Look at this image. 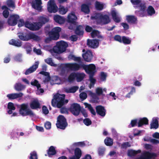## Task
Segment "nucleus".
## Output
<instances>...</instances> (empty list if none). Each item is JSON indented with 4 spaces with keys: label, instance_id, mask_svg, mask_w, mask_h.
Segmentation results:
<instances>
[{
    "label": "nucleus",
    "instance_id": "1",
    "mask_svg": "<svg viewBox=\"0 0 159 159\" xmlns=\"http://www.w3.org/2000/svg\"><path fill=\"white\" fill-rule=\"evenodd\" d=\"M64 67L74 71H78L83 69L89 75H94L97 71L95 66L93 64L85 65L83 63H68L64 65Z\"/></svg>",
    "mask_w": 159,
    "mask_h": 159
},
{
    "label": "nucleus",
    "instance_id": "2",
    "mask_svg": "<svg viewBox=\"0 0 159 159\" xmlns=\"http://www.w3.org/2000/svg\"><path fill=\"white\" fill-rule=\"evenodd\" d=\"M65 95L57 93L53 96L51 102L52 106L54 107L61 108L60 112L62 114L68 113V110L65 107H62L64 104L68 102L67 99L65 100Z\"/></svg>",
    "mask_w": 159,
    "mask_h": 159
},
{
    "label": "nucleus",
    "instance_id": "3",
    "mask_svg": "<svg viewBox=\"0 0 159 159\" xmlns=\"http://www.w3.org/2000/svg\"><path fill=\"white\" fill-rule=\"evenodd\" d=\"M132 3L134 5L135 9H138L139 10H136L135 13L139 17H144L146 15L147 7L144 2H142L141 0H130Z\"/></svg>",
    "mask_w": 159,
    "mask_h": 159
},
{
    "label": "nucleus",
    "instance_id": "4",
    "mask_svg": "<svg viewBox=\"0 0 159 159\" xmlns=\"http://www.w3.org/2000/svg\"><path fill=\"white\" fill-rule=\"evenodd\" d=\"M68 46L67 43L61 40L57 43L56 46L53 48V51L56 53H61L66 51Z\"/></svg>",
    "mask_w": 159,
    "mask_h": 159
},
{
    "label": "nucleus",
    "instance_id": "5",
    "mask_svg": "<svg viewBox=\"0 0 159 159\" xmlns=\"http://www.w3.org/2000/svg\"><path fill=\"white\" fill-rule=\"evenodd\" d=\"M19 111L20 114L23 116H34V115L32 111L29 108L28 103H23L20 105Z\"/></svg>",
    "mask_w": 159,
    "mask_h": 159
},
{
    "label": "nucleus",
    "instance_id": "6",
    "mask_svg": "<svg viewBox=\"0 0 159 159\" xmlns=\"http://www.w3.org/2000/svg\"><path fill=\"white\" fill-rule=\"evenodd\" d=\"M68 125L66 120L64 116L60 115L57 118V120L56 125L57 127L62 129H64Z\"/></svg>",
    "mask_w": 159,
    "mask_h": 159
},
{
    "label": "nucleus",
    "instance_id": "7",
    "mask_svg": "<svg viewBox=\"0 0 159 159\" xmlns=\"http://www.w3.org/2000/svg\"><path fill=\"white\" fill-rule=\"evenodd\" d=\"M61 31V28L59 27H56L52 28L49 32L48 36L53 39V40H58L60 37V32Z\"/></svg>",
    "mask_w": 159,
    "mask_h": 159
},
{
    "label": "nucleus",
    "instance_id": "8",
    "mask_svg": "<svg viewBox=\"0 0 159 159\" xmlns=\"http://www.w3.org/2000/svg\"><path fill=\"white\" fill-rule=\"evenodd\" d=\"M81 107L80 104L77 103L72 104L69 108V110L74 115L78 116L80 112Z\"/></svg>",
    "mask_w": 159,
    "mask_h": 159
},
{
    "label": "nucleus",
    "instance_id": "9",
    "mask_svg": "<svg viewBox=\"0 0 159 159\" xmlns=\"http://www.w3.org/2000/svg\"><path fill=\"white\" fill-rule=\"evenodd\" d=\"M47 9L50 13H55L58 11V7L57 5L55 0H49L47 3Z\"/></svg>",
    "mask_w": 159,
    "mask_h": 159
},
{
    "label": "nucleus",
    "instance_id": "10",
    "mask_svg": "<svg viewBox=\"0 0 159 159\" xmlns=\"http://www.w3.org/2000/svg\"><path fill=\"white\" fill-rule=\"evenodd\" d=\"M19 16L17 15H10L7 20V23L10 26H15L16 25Z\"/></svg>",
    "mask_w": 159,
    "mask_h": 159
},
{
    "label": "nucleus",
    "instance_id": "11",
    "mask_svg": "<svg viewBox=\"0 0 159 159\" xmlns=\"http://www.w3.org/2000/svg\"><path fill=\"white\" fill-rule=\"evenodd\" d=\"M99 39H88L87 40V45L89 47L92 48H97L99 46Z\"/></svg>",
    "mask_w": 159,
    "mask_h": 159
},
{
    "label": "nucleus",
    "instance_id": "12",
    "mask_svg": "<svg viewBox=\"0 0 159 159\" xmlns=\"http://www.w3.org/2000/svg\"><path fill=\"white\" fill-rule=\"evenodd\" d=\"M67 19V22L68 23L72 24L74 25H76L77 18L74 12L69 14L68 16Z\"/></svg>",
    "mask_w": 159,
    "mask_h": 159
},
{
    "label": "nucleus",
    "instance_id": "13",
    "mask_svg": "<svg viewBox=\"0 0 159 159\" xmlns=\"http://www.w3.org/2000/svg\"><path fill=\"white\" fill-rule=\"evenodd\" d=\"M42 3L41 0H33L31 2L32 7L39 11H40L42 9L41 6Z\"/></svg>",
    "mask_w": 159,
    "mask_h": 159
},
{
    "label": "nucleus",
    "instance_id": "14",
    "mask_svg": "<svg viewBox=\"0 0 159 159\" xmlns=\"http://www.w3.org/2000/svg\"><path fill=\"white\" fill-rule=\"evenodd\" d=\"M95 109L97 114L102 117H104L105 116L106 110L104 107L100 105L97 106Z\"/></svg>",
    "mask_w": 159,
    "mask_h": 159
},
{
    "label": "nucleus",
    "instance_id": "15",
    "mask_svg": "<svg viewBox=\"0 0 159 159\" xmlns=\"http://www.w3.org/2000/svg\"><path fill=\"white\" fill-rule=\"evenodd\" d=\"M157 156V154L155 153L146 152L144 153L143 156L139 159H150L151 158L155 157Z\"/></svg>",
    "mask_w": 159,
    "mask_h": 159
},
{
    "label": "nucleus",
    "instance_id": "16",
    "mask_svg": "<svg viewBox=\"0 0 159 159\" xmlns=\"http://www.w3.org/2000/svg\"><path fill=\"white\" fill-rule=\"evenodd\" d=\"M39 64V61H36L34 65L32 66L26 70L25 74V75H28L34 72L38 68Z\"/></svg>",
    "mask_w": 159,
    "mask_h": 159
},
{
    "label": "nucleus",
    "instance_id": "17",
    "mask_svg": "<svg viewBox=\"0 0 159 159\" xmlns=\"http://www.w3.org/2000/svg\"><path fill=\"white\" fill-rule=\"evenodd\" d=\"M82 57L84 60L87 62H89L93 58V54L92 52L89 51H87L82 55Z\"/></svg>",
    "mask_w": 159,
    "mask_h": 159
},
{
    "label": "nucleus",
    "instance_id": "18",
    "mask_svg": "<svg viewBox=\"0 0 159 159\" xmlns=\"http://www.w3.org/2000/svg\"><path fill=\"white\" fill-rule=\"evenodd\" d=\"M23 94L22 93H12L8 94L7 95L8 99L10 100H12L22 97Z\"/></svg>",
    "mask_w": 159,
    "mask_h": 159
},
{
    "label": "nucleus",
    "instance_id": "19",
    "mask_svg": "<svg viewBox=\"0 0 159 159\" xmlns=\"http://www.w3.org/2000/svg\"><path fill=\"white\" fill-rule=\"evenodd\" d=\"M109 16L106 14H102L100 17V22L103 25L107 24L110 22Z\"/></svg>",
    "mask_w": 159,
    "mask_h": 159
},
{
    "label": "nucleus",
    "instance_id": "20",
    "mask_svg": "<svg viewBox=\"0 0 159 159\" xmlns=\"http://www.w3.org/2000/svg\"><path fill=\"white\" fill-rule=\"evenodd\" d=\"M30 106L32 109H37L41 108L40 103L37 100H34L31 101L30 103Z\"/></svg>",
    "mask_w": 159,
    "mask_h": 159
},
{
    "label": "nucleus",
    "instance_id": "21",
    "mask_svg": "<svg viewBox=\"0 0 159 159\" xmlns=\"http://www.w3.org/2000/svg\"><path fill=\"white\" fill-rule=\"evenodd\" d=\"M84 33V28L83 26L80 25L77 26L75 31V34L79 36L82 35Z\"/></svg>",
    "mask_w": 159,
    "mask_h": 159
},
{
    "label": "nucleus",
    "instance_id": "22",
    "mask_svg": "<svg viewBox=\"0 0 159 159\" xmlns=\"http://www.w3.org/2000/svg\"><path fill=\"white\" fill-rule=\"evenodd\" d=\"M47 152L48 156L51 157L52 156L55 155L57 153V151L55 148L53 146H51L47 150Z\"/></svg>",
    "mask_w": 159,
    "mask_h": 159
},
{
    "label": "nucleus",
    "instance_id": "23",
    "mask_svg": "<svg viewBox=\"0 0 159 159\" xmlns=\"http://www.w3.org/2000/svg\"><path fill=\"white\" fill-rule=\"evenodd\" d=\"M111 15L113 20L116 23L120 21V18L117 15V13L115 10H112L111 12Z\"/></svg>",
    "mask_w": 159,
    "mask_h": 159
},
{
    "label": "nucleus",
    "instance_id": "24",
    "mask_svg": "<svg viewBox=\"0 0 159 159\" xmlns=\"http://www.w3.org/2000/svg\"><path fill=\"white\" fill-rule=\"evenodd\" d=\"M9 43L10 44L17 47H20L22 45V42L19 39L15 40L12 39L10 40Z\"/></svg>",
    "mask_w": 159,
    "mask_h": 159
},
{
    "label": "nucleus",
    "instance_id": "25",
    "mask_svg": "<svg viewBox=\"0 0 159 159\" xmlns=\"http://www.w3.org/2000/svg\"><path fill=\"white\" fill-rule=\"evenodd\" d=\"M150 125V128L151 129H157L159 127L158 121L157 119L156 118H153Z\"/></svg>",
    "mask_w": 159,
    "mask_h": 159
},
{
    "label": "nucleus",
    "instance_id": "26",
    "mask_svg": "<svg viewBox=\"0 0 159 159\" xmlns=\"http://www.w3.org/2000/svg\"><path fill=\"white\" fill-rule=\"evenodd\" d=\"M148 124V120L146 117L140 118L138 123V127H141L144 125H147Z\"/></svg>",
    "mask_w": 159,
    "mask_h": 159
},
{
    "label": "nucleus",
    "instance_id": "27",
    "mask_svg": "<svg viewBox=\"0 0 159 159\" xmlns=\"http://www.w3.org/2000/svg\"><path fill=\"white\" fill-rule=\"evenodd\" d=\"M54 20L56 22L60 24H63L65 21L64 18L59 15L54 16Z\"/></svg>",
    "mask_w": 159,
    "mask_h": 159
},
{
    "label": "nucleus",
    "instance_id": "28",
    "mask_svg": "<svg viewBox=\"0 0 159 159\" xmlns=\"http://www.w3.org/2000/svg\"><path fill=\"white\" fill-rule=\"evenodd\" d=\"M78 87L73 86L71 88H65L64 91L65 92L67 93H74L78 90Z\"/></svg>",
    "mask_w": 159,
    "mask_h": 159
},
{
    "label": "nucleus",
    "instance_id": "29",
    "mask_svg": "<svg viewBox=\"0 0 159 159\" xmlns=\"http://www.w3.org/2000/svg\"><path fill=\"white\" fill-rule=\"evenodd\" d=\"M104 5L103 3L101 2L96 1L95 3V7L96 10L101 11L104 8Z\"/></svg>",
    "mask_w": 159,
    "mask_h": 159
},
{
    "label": "nucleus",
    "instance_id": "30",
    "mask_svg": "<svg viewBox=\"0 0 159 159\" xmlns=\"http://www.w3.org/2000/svg\"><path fill=\"white\" fill-rule=\"evenodd\" d=\"M126 20L129 23L134 24L136 21L137 18L134 16H126Z\"/></svg>",
    "mask_w": 159,
    "mask_h": 159
},
{
    "label": "nucleus",
    "instance_id": "31",
    "mask_svg": "<svg viewBox=\"0 0 159 159\" xmlns=\"http://www.w3.org/2000/svg\"><path fill=\"white\" fill-rule=\"evenodd\" d=\"M81 11L86 14H89L90 12V9L88 5L83 4L81 6Z\"/></svg>",
    "mask_w": 159,
    "mask_h": 159
},
{
    "label": "nucleus",
    "instance_id": "32",
    "mask_svg": "<svg viewBox=\"0 0 159 159\" xmlns=\"http://www.w3.org/2000/svg\"><path fill=\"white\" fill-rule=\"evenodd\" d=\"M42 27L40 25V23L39 22H36L32 23V25L31 30L36 31L39 30Z\"/></svg>",
    "mask_w": 159,
    "mask_h": 159
},
{
    "label": "nucleus",
    "instance_id": "33",
    "mask_svg": "<svg viewBox=\"0 0 159 159\" xmlns=\"http://www.w3.org/2000/svg\"><path fill=\"white\" fill-rule=\"evenodd\" d=\"M141 151L140 150H138L137 151L129 150L128 151V155L130 157L134 156L137 154L141 153Z\"/></svg>",
    "mask_w": 159,
    "mask_h": 159
},
{
    "label": "nucleus",
    "instance_id": "34",
    "mask_svg": "<svg viewBox=\"0 0 159 159\" xmlns=\"http://www.w3.org/2000/svg\"><path fill=\"white\" fill-rule=\"evenodd\" d=\"M19 39L23 41L29 40V34L21 33L18 35Z\"/></svg>",
    "mask_w": 159,
    "mask_h": 159
},
{
    "label": "nucleus",
    "instance_id": "35",
    "mask_svg": "<svg viewBox=\"0 0 159 159\" xmlns=\"http://www.w3.org/2000/svg\"><path fill=\"white\" fill-rule=\"evenodd\" d=\"M90 95L91 97V100L93 103H96L98 102L99 98L96 94L93 93H91Z\"/></svg>",
    "mask_w": 159,
    "mask_h": 159
},
{
    "label": "nucleus",
    "instance_id": "36",
    "mask_svg": "<svg viewBox=\"0 0 159 159\" xmlns=\"http://www.w3.org/2000/svg\"><path fill=\"white\" fill-rule=\"evenodd\" d=\"M25 86L21 84L20 83H16L15 85V89L17 91H21L23 90L25 88Z\"/></svg>",
    "mask_w": 159,
    "mask_h": 159
},
{
    "label": "nucleus",
    "instance_id": "37",
    "mask_svg": "<svg viewBox=\"0 0 159 159\" xmlns=\"http://www.w3.org/2000/svg\"><path fill=\"white\" fill-rule=\"evenodd\" d=\"M82 155L81 149L79 148H76L74 151V156L80 159Z\"/></svg>",
    "mask_w": 159,
    "mask_h": 159
},
{
    "label": "nucleus",
    "instance_id": "38",
    "mask_svg": "<svg viewBox=\"0 0 159 159\" xmlns=\"http://www.w3.org/2000/svg\"><path fill=\"white\" fill-rule=\"evenodd\" d=\"M85 76L84 73H76V78L78 82H80L83 80Z\"/></svg>",
    "mask_w": 159,
    "mask_h": 159
},
{
    "label": "nucleus",
    "instance_id": "39",
    "mask_svg": "<svg viewBox=\"0 0 159 159\" xmlns=\"http://www.w3.org/2000/svg\"><path fill=\"white\" fill-rule=\"evenodd\" d=\"M68 58L69 60H73L75 61L80 62L81 61V59L80 57H76L75 55L72 54H70L68 56Z\"/></svg>",
    "mask_w": 159,
    "mask_h": 159
},
{
    "label": "nucleus",
    "instance_id": "40",
    "mask_svg": "<svg viewBox=\"0 0 159 159\" xmlns=\"http://www.w3.org/2000/svg\"><path fill=\"white\" fill-rule=\"evenodd\" d=\"M84 104L85 105L86 107L88 108L91 114L94 116L96 115V112L90 104L85 102L84 103Z\"/></svg>",
    "mask_w": 159,
    "mask_h": 159
},
{
    "label": "nucleus",
    "instance_id": "41",
    "mask_svg": "<svg viewBox=\"0 0 159 159\" xmlns=\"http://www.w3.org/2000/svg\"><path fill=\"white\" fill-rule=\"evenodd\" d=\"M39 23H40V25L42 26L43 24H45L48 21V19L46 17L43 16L39 17L38 19Z\"/></svg>",
    "mask_w": 159,
    "mask_h": 159
},
{
    "label": "nucleus",
    "instance_id": "42",
    "mask_svg": "<svg viewBox=\"0 0 159 159\" xmlns=\"http://www.w3.org/2000/svg\"><path fill=\"white\" fill-rule=\"evenodd\" d=\"M104 143L107 146H111L113 144V140L112 139L107 137L105 139Z\"/></svg>",
    "mask_w": 159,
    "mask_h": 159
},
{
    "label": "nucleus",
    "instance_id": "43",
    "mask_svg": "<svg viewBox=\"0 0 159 159\" xmlns=\"http://www.w3.org/2000/svg\"><path fill=\"white\" fill-rule=\"evenodd\" d=\"M146 11L148 15L149 16H152L155 13L154 8L151 6H149L147 9H146Z\"/></svg>",
    "mask_w": 159,
    "mask_h": 159
},
{
    "label": "nucleus",
    "instance_id": "44",
    "mask_svg": "<svg viewBox=\"0 0 159 159\" xmlns=\"http://www.w3.org/2000/svg\"><path fill=\"white\" fill-rule=\"evenodd\" d=\"M58 11L59 14L64 15L67 12L68 9L67 8H65L64 7L60 5L59 8H58Z\"/></svg>",
    "mask_w": 159,
    "mask_h": 159
},
{
    "label": "nucleus",
    "instance_id": "45",
    "mask_svg": "<svg viewBox=\"0 0 159 159\" xmlns=\"http://www.w3.org/2000/svg\"><path fill=\"white\" fill-rule=\"evenodd\" d=\"M33 39L36 41H39L40 39L39 37L35 34L32 33L29 34V40L30 39Z\"/></svg>",
    "mask_w": 159,
    "mask_h": 159
},
{
    "label": "nucleus",
    "instance_id": "46",
    "mask_svg": "<svg viewBox=\"0 0 159 159\" xmlns=\"http://www.w3.org/2000/svg\"><path fill=\"white\" fill-rule=\"evenodd\" d=\"M75 78H76V73H72L68 77V81L70 82H72L75 80Z\"/></svg>",
    "mask_w": 159,
    "mask_h": 159
},
{
    "label": "nucleus",
    "instance_id": "47",
    "mask_svg": "<svg viewBox=\"0 0 159 159\" xmlns=\"http://www.w3.org/2000/svg\"><path fill=\"white\" fill-rule=\"evenodd\" d=\"M122 43L124 44H128L131 43V41L128 38L125 36L122 37Z\"/></svg>",
    "mask_w": 159,
    "mask_h": 159
},
{
    "label": "nucleus",
    "instance_id": "48",
    "mask_svg": "<svg viewBox=\"0 0 159 159\" xmlns=\"http://www.w3.org/2000/svg\"><path fill=\"white\" fill-rule=\"evenodd\" d=\"M45 61L47 64L52 66H56V65L53 62L52 58H48L45 60Z\"/></svg>",
    "mask_w": 159,
    "mask_h": 159
},
{
    "label": "nucleus",
    "instance_id": "49",
    "mask_svg": "<svg viewBox=\"0 0 159 159\" xmlns=\"http://www.w3.org/2000/svg\"><path fill=\"white\" fill-rule=\"evenodd\" d=\"M53 80L55 84H60L61 80V78L57 76H55L53 78Z\"/></svg>",
    "mask_w": 159,
    "mask_h": 159
},
{
    "label": "nucleus",
    "instance_id": "50",
    "mask_svg": "<svg viewBox=\"0 0 159 159\" xmlns=\"http://www.w3.org/2000/svg\"><path fill=\"white\" fill-rule=\"evenodd\" d=\"M31 84L33 86L36 87L38 89L41 87L40 84L39 83L38 81L36 80H35L34 81L31 82Z\"/></svg>",
    "mask_w": 159,
    "mask_h": 159
},
{
    "label": "nucleus",
    "instance_id": "51",
    "mask_svg": "<svg viewBox=\"0 0 159 159\" xmlns=\"http://www.w3.org/2000/svg\"><path fill=\"white\" fill-rule=\"evenodd\" d=\"M105 151V148L102 147L99 148L98 149V155L101 156H103L104 154Z\"/></svg>",
    "mask_w": 159,
    "mask_h": 159
},
{
    "label": "nucleus",
    "instance_id": "52",
    "mask_svg": "<svg viewBox=\"0 0 159 159\" xmlns=\"http://www.w3.org/2000/svg\"><path fill=\"white\" fill-rule=\"evenodd\" d=\"M7 5L9 7L15 8V2L12 0H8L7 2Z\"/></svg>",
    "mask_w": 159,
    "mask_h": 159
},
{
    "label": "nucleus",
    "instance_id": "53",
    "mask_svg": "<svg viewBox=\"0 0 159 159\" xmlns=\"http://www.w3.org/2000/svg\"><path fill=\"white\" fill-rule=\"evenodd\" d=\"M99 33V32L98 30H93L91 33V36L92 38H95L97 37Z\"/></svg>",
    "mask_w": 159,
    "mask_h": 159
},
{
    "label": "nucleus",
    "instance_id": "54",
    "mask_svg": "<svg viewBox=\"0 0 159 159\" xmlns=\"http://www.w3.org/2000/svg\"><path fill=\"white\" fill-rule=\"evenodd\" d=\"M30 159H37L38 157L36 152L33 151L30 153Z\"/></svg>",
    "mask_w": 159,
    "mask_h": 159
},
{
    "label": "nucleus",
    "instance_id": "55",
    "mask_svg": "<svg viewBox=\"0 0 159 159\" xmlns=\"http://www.w3.org/2000/svg\"><path fill=\"white\" fill-rule=\"evenodd\" d=\"M83 123L85 125L88 126L91 124L92 121L89 119L86 118L84 120Z\"/></svg>",
    "mask_w": 159,
    "mask_h": 159
},
{
    "label": "nucleus",
    "instance_id": "56",
    "mask_svg": "<svg viewBox=\"0 0 159 159\" xmlns=\"http://www.w3.org/2000/svg\"><path fill=\"white\" fill-rule=\"evenodd\" d=\"M14 59L16 61L19 62L22 61V55L21 54H18L16 55L15 56Z\"/></svg>",
    "mask_w": 159,
    "mask_h": 159
},
{
    "label": "nucleus",
    "instance_id": "57",
    "mask_svg": "<svg viewBox=\"0 0 159 159\" xmlns=\"http://www.w3.org/2000/svg\"><path fill=\"white\" fill-rule=\"evenodd\" d=\"M131 146V145L129 142L123 143L121 145V148H126L128 147Z\"/></svg>",
    "mask_w": 159,
    "mask_h": 159
},
{
    "label": "nucleus",
    "instance_id": "58",
    "mask_svg": "<svg viewBox=\"0 0 159 159\" xmlns=\"http://www.w3.org/2000/svg\"><path fill=\"white\" fill-rule=\"evenodd\" d=\"M7 108L9 109L14 110L16 109L15 107L14 106V104L11 102H9L7 105Z\"/></svg>",
    "mask_w": 159,
    "mask_h": 159
},
{
    "label": "nucleus",
    "instance_id": "59",
    "mask_svg": "<svg viewBox=\"0 0 159 159\" xmlns=\"http://www.w3.org/2000/svg\"><path fill=\"white\" fill-rule=\"evenodd\" d=\"M114 38L115 41L119 42L120 43H122V38H121V37L120 35H116L114 36Z\"/></svg>",
    "mask_w": 159,
    "mask_h": 159
},
{
    "label": "nucleus",
    "instance_id": "60",
    "mask_svg": "<svg viewBox=\"0 0 159 159\" xmlns=\"http://www.w3.org/2000/svg\"><path fill=\"white\" fill-rule=\"evenodd\" d=\"M51 28L50 25H48L45 27L44 28L45 33L47 35H48L49 32L51 31Z\"/></svg>",
    "mask_w": 159,
    "mask_h": 159
},
{
    "label": "nucleus",
    "instance_id": "61",
    "mask_svg": "<svg viewBox=\"0 0 159 159\" xmlns=\"http://www.w3.org/2000/svg\"><path fill=\"white\" fill-rule=\"evenodd\" d=\"M96 92L97 94L99 96L102 94V88L100 87L97 88L96 89Z\"/></svg>",
    "mask_w": 159,
    "mask_h": 159
},
{
    "label": "nucleus",
    "instance_id": "62",
    "mask_svg": "<svg viewBox=\"0 0 159 159\" xmlns=\"http://www.w3.org/2000/svg\"><path fill=\"white\" fill-rule=\"evenodd\" d=\"M80 97L81 99L84 100L86 98L87 94L86 93L83 92L80 94Z\"/></svg>",
    "mask_w": 159,
    "mask_h": 159
},
{
    "label": "nucleus",
    "instance_id": "63",
    "mask_svg": "<svg viewBox=\"0 0 159 159\" xmlns=\"http://www.w3.org/2000/svg\"><path fill=\"white\" fill-rule=\"evenodd\" d=\"M138 123V120L137 119L132 120L131 121L130 124L131 127H134L135 126H136Z\"/></svg>",
    "mask_w": 159,
    "mask_h": 159
},
{
    "label": "nucleus",
    "instance_id": "64",
    "mask_svg": "<svg viewBox=\"0 0 159 159\" xmlns=\"http://www.w3.org/2000/svg\"><path fill=\"white\" fill-rule=\"evenodd\" d=\"M8 10H4L2 13V15L5 18H7L8 17L9 15V12Z\"/></svg>",
    "mask_w": 159,
    "mask_h": 159
}]
</instances>
